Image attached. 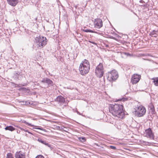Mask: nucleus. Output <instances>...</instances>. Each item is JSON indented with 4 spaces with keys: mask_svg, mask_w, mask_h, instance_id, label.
<instances>
[{
    "mask_svg": "<svg viewBox=\"0 0 158 158\" xmlns=\"http://www.w3.org/2000/svg\"><path fill=\"white\" fill-rule=\"evenodd\" d=\"M79 139L81 141H85V137H84L80 138Z\"/></svg>",
    "mask_w": 158,
    "mask_h": 158,
    "instance_id": "22",
    "label": "nucleus"
},
{
    "mask_svg": "<svg viewBox=\"0 0 158 158\" xmlns=\"http://www.w3.org/2000/svg\"><path fill=\"white\" fill-rule=\"evenodd\" d=\"M8 3L10 5L15 6L18 2V0H7Z\"/></svg>",
    "mask_w": 158,
    "mask_h": 158,
    "instance_id": "13",
    "label": "nucleus"
},
{
    "mask_svg": "<svg viewBox=\"0 0 158 158\" xmlns=\"http://www.w3.org/2000/svg\"><path fill=\"white\" fill-rule=\"evenodd\" d=\"M117 128H118V129H119V128H118V127L117 126Z\"/></svg>",
    "mask_w": 158,
    "mask_h": 158,
    "instance_id": "35",
    "label": "nucleus"
},
{
    "mask_svg": "<svg viewBox=\"0 0 158 158\" xmlns=\"http://www.w3.org/2000/svg\"><path fill=\"white\" fill-rule=\"evenodd\" d=\"M90 69V64L88 60L85 59L80 64L79 70L80 74L85 75L88 73Z\"/></svg>",
    "mask_w": 158,
    "mask_h": 158,
    "instance_id": "2",
    "label": "nucleus"
},
{
    "mask_svg": "<svg viewBox=\"0 0 158 158\" xmlns=\"http://www.w3.org/2000/svg\"><path fill=\"white\" fill-rule=\"evenodd\" d=\"M107 79L108 80L111 82L115 81L118 77V72L115 69L108 72L106 73Z\"/></svg>",
    "mask_w": 158,
    "mask_h": 158,
    "instance_id": "4",
    "label": "nucleus"
},
{
    "mask_svg": "<svg viewBox=\"0 0 158 158\" xmlns=\"http://www.w3.org/2000/svg\"><path fill=\"white\" fill-rule=\"evenodd\" d=\"M35 158H44V156L41 155H39L37 156Z\"/></svg>",
    "mask_w": 158,
    "mask_h": 158,
    "instance_id": "25",
    "label": "nucleus"
},
{
    "mask_svg": "<svg viewBox=\"0 0 158 158\" xmlns=\"http://www.w3.org/2000/svg\"><path fill=\"white\" fill-rule=\"evenodd\" d=\"M96 32H97V33H96L98 34H99V35H100L101 34V33H100V32H98L97 31H96Z\"/></svg>",
    "mask_w": 158,
    "mask_h": 158,
    "instance_id": "31",
    "label": "nucleus"
},
{
    "mask_svg": "<svg viewBox=\"0 0 158 158\" xmlns=\"http://www.w3.org/2000/svg\"><path fill=\"white\" fill-rule=\"evenodd\" d=\"M89 42L90 43H92L94 44H95V45H96L97 44L96 43H94V42H92L91 41H89Z\"/></svg>",
    "mask_w": 158,
    "mask_h": 158,
    "instance_id": "27",
    "label": "nucleus"
},
{
    "mask_svg": "<svg viewBox=\"0 0 158 158\" xmlns=\"http://www.w3.org/2000/svg\"><path fill=\"white\" fill-rule=\"evenodd\" d=\"M55 101L60 105H61L64 103L65 102V99L61 96H59L56 98Z\"/></svg>",
    "mask_w": 158,
    "mask_h": 158,
    "instance_id": "10",
    "label": "nucleus"
},
{
    "mask_svg": "<svg viewBox=\"0 0 158 158\" xmlns=\"http://www.w3.org/2000/svg\"><path fill=\"white\" fill-rule=\"evenodd\" d=\"M24 123H25V124H26L27 125L29 126H31V127L34 126V125H32L30 123H28L27 122H26L25 121H24Z\"/></svg>",
    "mask_w": 158,
    "mask_h": 158,
    "instance_id": "24",
    "label": "nucleus"
},
{
    "mask_svg": "<svg viewBox=\"0 0 158 158\" xmlns=\"http://www.w3.org/2000/svg\"><path fill=\"white\" fill-rule=\"evenodd\" d=\"M35 44L37 48H42L47 44L46 38L40 35L37 37L35 39Z\"/></svg>",
    "mask_w": 158,
    "mask_h": 158,
    "instance_id": "3",
    "label": "nucleus"
},
{
    "mask_svg": "<svg viewBox=\"0 0 158 158\" xmlns=\"http://www.w3.org/2000/svg\"><path fill=\"white\" fill-rule=\"evenodd\" d=\"M140 78V76L137 74H134L131 77V82L133 84H135L139 82Z\"/></svg>",
    "mask_w": 158,
    "mask_h": 158,
    "instance_id": "9",
    "label": "nucleus"
},
{
    "mask_svg": "<svg viewBox=\"0 0 158 158\" xmlns=\"http://www.w3.org/2000/svg\"><path fill=\"white\" fill-rule=\"evenodd\" d=\"M127 99L126 98H123V99H122V101H127Z\"/></svg>",
    "mask_w": 158,
    "mask_h": 158,
    "instance_id": "28",
    "label": "nucleus"
},
{
    "mask_svg": "<svg viewBox=\"0 0 158 158\" xmlns=\"http://www.w3.org/2000/svg\"><path fill=\"white\" fill-rule=\"evenodd\" d=\"M152 79L153 80V82L154 85L156 86H158V77L155 78H154Z\"/></svg>",
    "mask_w": 158,
    "mask_h": 158,
    "instance_id": "18",
    "label": "nucleus"
},
{
    "mask_svg": "<svg viewBox=\"0 0 158 158\" xmlns=\"http://www.w3.org/2000/svg\"><path fill=\"white\" fill-rule=\"evenodd\" d=\"M139 2H140L142 3H143L144 2V1H143V0H141L139 1Z\"/></svg>",
    "mask_w": 158,
    "mask_h": 158,
    "instance_id": "30",
    "label": "nucleus"
},
{
    "mask_svg": "<svg viewBox=\"0 0 158 158\" xmlns=\"http://www.w3.org/2000/svg\"><path fill=\"white\" fill-rule=\"evenodd\" d=\"M35 129H37L40 130H42V131H45V129H43L42 128L38 127V128H36Z\"/></svg>",
    "mask_w": 158,
    "mask_h": 158,
    "instance_id": "26",
    "label": "nucleus"
},
{
    "mask_svg": "<svg viewBox=\"0 0 158 158\" xmlns=\"http://www.w3.org/2000/svg\"><path fill=\"white\" fill-rule=\"evenodd\" d=\"M109 148L113 150H116V148L115 147L113 146H110Z\"/></svg>",
    "mask_w": 158,
    "mask_h": 158,
    "instance_id": "23",
    "label": "nucleus"
},
{
    "mask_svg": "<svg viewBox=\"0 0 158 158\" xmlns=\"http://www.w3.org/2000/svg\"><path fill=\"white\" fill-rule=\"evenodd\" d=\"M157 32V31L155 30H153L150 33V35L152 36L156 37L157 36L156 33Z\"/></svg>",
    "mask_w": 158,
    "mask_h": 158,
    "instance_id": "17",
    "label": "nucleus"
},
{
    "mask_svg": "<svg viewBox=\"0 0 158 158\" xmlns=\"http://www.w3.org/2000/svg\"><path fill=\"white\" fill-rule=\"evenodd\" d=\"M135 114L138 117H141L144 115L146 112L145 108L142 105H137L135 107Z\"/></svg>",
    "mask_w": 158,
    "mask_h": 158,
    "instance_id": "5",
    "label": "nucleus"
},
{
    "mask_svg": "<svg viewBox=\"0 0 158 158\" xmlns=\"http://www.w3.org/2000/svg\"><path fill=\"white\" fill-rule=\"evenodd\" d=\"M118 121H118L117 122V123H118Z\"/></svg>",
    "mask_w": 158,
    "mask_h": 158,
    "instance_id": "36",
    "label": "nucleus"
},
{
    "mask_svg": "<svg viewBox=\"0 0 158 158\" xmlns=\"http://www.w3.org/2000/svg\"><path fill=\"white\" fill-rule=\"evenodd\" d=\"M104 69L103 65L102 63H100L96 67L95 73L96 76L99 78H101L103 75Z\"/></svg>",
    "mask_w": 158,
    "mask_h": 158,
    "instance_id": "6",
    "label": "nucleus"
},
{
    "mask_svg": "<svg viewBox=\"0 0 158 158\" xmlns=\"http://www.w3.org/2000/svg\"><path fill=\"white\" fill-rule=\"evenodd\" d=\"M144 134L145 135V136L151 139H153L154 138V134L152 131L151 129L150 128L145 130Z\"/></svg>",
    "mask_w": 158,
    "mask_h": 158,
    "instance_id": "8",
    "label": "nucleus"
},
{
    "mask_svg": "<svg viewBox=\"0 0 158 158\" xmlns=\"http://www.w3.org/2000/svg\"><path fill=\"white\" fill-rule=\"evenodd\" d=\"M113 39H114V40L115 39V38L114 37H113Z\"/></svg>",
    "mask_w": 158,
    "mask_h": 158,
    "instance_id": "33",
    "label": "nucleus"
},
{
    "mask_svg": "<svg viewBox=\"0 0 158 158\" xmlns=\"http://www.w3.org/2000/svg\"><path fill=\"white\" fill-rule=\"evenodd\" d=\"M77 113H78L79 114H80L78 112H77Z\"/></svg>",
    "mask_w": 158,
    "mask_h": 158,
    "instance_id": "32",
    "label": "nucleus"
},
{
    "mask_svg": "<svg viewBox=\"0 0 158 158\" xmlns=\"http://www.w3.org/2000/svg\"><path fill=\"white\" fill-rule=\"evenodd\" d=\"M123 108L122 105L116 103L114 105L110 104L109 109L110 112L114 117L122 119L125 116Z\"/></svg>",
    "mask_w": 158,
    "mask_h": 158,
    "instance_id": "1",
    "label": "nucleus"
},
{
    "mask_svg": "<svg viewBox=\"0 0 158 158\" xmlns=\"http://www.w3.org/2000/svg\"><path fill=\"white\" fill-rule=\"evenodd\" d=\"M142 59L143 60H145V59L143 58Z\"/></svg>",
    "mask_w": 158,
    "mask_h": 158,
    "instance_id": "34",
    "label": "nucleus"
},
{
    "mask_svg": "<svg viewBox=\"0 0 158 158\" xmlns=\"http://www.w3.org/2000/svg\"><path fill=\"white\" fill-rule=\"evenodd\" d=\"M15 157V158H26L25 154L20 151L16 153Z\"/></svg>",
    "mask_w": 158,
    "mask_h": 158,
    "instance_id": "12",
    "label": "nucleus"
},
{
    "mask_svg": "<svg viewBox=\"0 0 158 158\" xmlns=\"http://www.w3.org/2000/svg\"><path fill=\"white\" fill-rule=\"evenodd\" d=\"M94 25L95 28L98 29L101 28L103 26L102 20L99 19H95L94 22Z\"/></svg>",
    "mask_w": 158,
    "mask_h": 158,
    "instance_id": "7",
    "label": "nucleus"
},
{
    "mask_svg": "<svg viewBox=\"0 0 158 158\" xmlns=\"http://www.w3.org/2000/svg\"><path fill=\"white\" fill-rule=\"evenodd\" d=\"M83 31L85 32H91V33H97V32H96L95 31H94L93 30H90V29H84Z\"/></svg>",
    "mask_w": 158,
    "mask_h": 158,
    "instance_id": "19",
    "label": "nucleus"
},
{
    "mask_svg": "<svg viewBox=\"0 0 158 158\" xmlns=\"http://www.w3.org/2000/svg\"><path fill=\"white\" fill-rule=\"evenodd\" d=\"M149 108L150 111L152 114H154L155 113V110L154 105L152 103H150L149 105Z\"/></svg>",
    "mask_w": 158,
    "mask_h": 158,
    "instance_id": "15",
    "label": "nucleus"
},
{
    "mask_svg": "<svg viewBox=\"0 0 158 158\" xmlns=\"http://www.w3.org/2000/svg\"><path fill=\"white\" fill-rule=\"evenodd\" d=\"M38 141L40 142L41 143H42L44 144L46 146H47L48 147L50 148H51V145H50L49 143L46 141L44 140H43L39 138L38 139Z\"/></svg>",
    "mask_w": 158,
    "mask_h": 158,
    "instance_id": "14",
    "label": "nucleus"
},
{
    "mask_svg": "<svg viewBox=\"0 0 158 158\" xmlns=\"http://www.w3.org/2000/svg\"><path fill=\"white\" fill-rule=\"evenodd\" d=\"M24 131H26V132H27L29 133V134H32L31 132L29 131H27V130H24Z\"/></svg>",
    "mask_w": 158,
    "mask_h": 158,
    "instance_id": "29",
    "label": "nucleus"
},
{
    "mask_svg": "<svg viewBox=\"0 0 158 158\" xmlns=\"http://www.w3.org/2000/svg\"><path fill=\"white\" fill-rule=\"evenodd\" d=\"M5 129L6 130H9L10 131H13L15 130V128L11 126H7L5 128Z\"/></svg>",
    "mask_w": 158,
    "mask_h": 158,
    "instance_id": "16",
    "label": "nucleus"
},
{
    "mask_svg": "<svg viewBox=\"0 0 158 158\" xmlns=\"http://www.w3.org/2000/svg\"><path fill=\"white\" fill-rule=\"evenodd\" d=\"M41 82L44 84H47L48 85V87L52 86L53 84L52 81L48 78H44L41 81Z\"/></svg>",
    "mask_w": 158,
    "mask_h": 158,
    "instance_id": "11",
    "label": "nucleus"
},
{
    "mask_svg": "<svg viewBox=\"0 0 158 158\" xmlns=\"http://www.w3.org/2000/svg\"><path fill=\"white\" fill-rule=\"evenodd\" d=\"M20 73L17 72H16L15 73V75L16 77H18V76L20 74Z\"/></svg>",
    "mask_w": 158,
    "mask_h": 158,
    "instance_id": "21",
    "label": "nucleus"
},
{
    "mask_svg": "<svg viewBox=\"0 0 158 158\" xmlns=\"http://www.w3.org/2000/svg\"><path fill=\"white\" fill-rule=\"evenodd\" d=\"M6 158H14V157L11 153H9L7 154Z\"/></svg>",
    "mask_w": 158,
    "mask_h": 158,
    "instance_id": "20",
    "label": "nucleus"
}]
</instances>
